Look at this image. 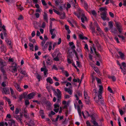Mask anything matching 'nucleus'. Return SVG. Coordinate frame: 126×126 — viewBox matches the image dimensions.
<instances>
[{
    "label": "nucleus",
    "instance_id": "f257e3e1",
    "mask_svg": "<svg viewBox=\"0 0 126 126\" xmlns=\"http://www.w3.org/2000/svg\"><path fill=\"white\" fill-rule=\"evenodd\" d=\"M99 88L98 92L96 89L93 90V93L95 94V95L94 99L95 102L98 104H100V103H101L102 109H106V106L102 96L103 87L102 85H99Z\"/></svg>",
    "mask_w": 126,
    "mask_h": 126
},
{
    "label": "nucleus",
    "instance_id": "f03ea898",
    "mask_svg": "<svg viewBox=\"0 0 126 126\" xmlns=\"http://www.w3.org/2000/svg\"><path fill=\"white\" fill-rule=\"evenodd\" d=\"M95 27L97 28L96 30L98 31V32L100 35H102L103 34V31L99 27L98 24L97 22H95L93 25L91 23L90 25V29L91 30L93 34L96 32H95Z\"/></svg>",
    "mask_w": 126,
    "mask_h": 126
},
{
    "label": "nucleus",
    "instance_id": "7ed1b4c3",
    "mask_svg": "<svg viewBox=\"0 0 126 126\" xmlns=\"http://www.w3.org/2000/svg\"><path fill=\"white\" fill-rule=\"evenodd\" d=\"M59 50V49H56L55 51L53 53L52 55V56L53 58V60L56 61H59V58L62 55Z\"/></svg>",
    "mask_w": 126,
    "mask_h": 126
},
{
    "label": "nucleus",
    "instance_id": "20e7f679",
    "mask_svg": "<svg viewBox=\"0 0 126 126\" xmlns=\"http://www.w3.org/2000/svg\"><path fill=\"white\" fill-rule=\"evenodd\" d=\"M56 90L57 92H56L55 91V92L56 94V96L57 97V102L59 103L61 101V93L59 89H57Z\"/></svg>",
    "mask_w": 126,
    "mask_h": 126
},
{
    "label": "nucleus",
    "instance_id": "39448f33",
    "mask_svg": "<svg viewBox=\"0 0 126 126\" xmlns=\"http://www.w3.org/2000/svg\"><path fill=\"white\" fill-rule=\"evenodd\" d=\"M91 122L94 125V126H103V124L102 122L100 123H99V125L94 118H92Z\"/></svg>",
    "mask_w": 126,
    "mask_h": 126
},
{
    "label": "nucleus",
    "instance_id": "423d86ee",
    "mask_svg": "<svg viewBox=\"0 0 126 126\" xmlns=\"http://www.w3.org/2000/svg\"><path fill=\"white\" fill-rule=\"evenodd\" d=\"M84 97L85 99V101L86 104H89L90 102L89 98L87 93L85 91H84Z\"/></svg>",
    "mask_w": 126,
    "mask_h": 126
},
{
    "label": "nucleus",
    "instance_id": "0eeeda50",
    "mask_svg": "<svg viewBox=\"0 0 126 126\" xmlns=\"http://www.w3.org/2000/svg\"><path fill=\"white\" fill-rule=\"evenodd\" d=\"M101 17L104 20H109V19L106 16V13L105 12H104L100 14Z\"/></svg>",
    "mask_w": 126,
    "mask_h": 126
},
{
    "label": "nucleus",
    "instance_id": "6e6552de",
    "mask_svg": "<svg viewBox=\"0 0 126 126\" xmlns=\"http://www.w3.org/2000/svg\"><path fill=\"white\" fill-rule=\"evenodd\" d=\"M115 24L118 31L121 33L123 30L121 24L119 22H117L115 23Z\"/></svg>",
    "mask_w": 126,
    "mask_h": 126
},
{
    "label": "nucleus",
    "instance_id": "1a4fd4ad",
    "mask_svg": "<svg viewBox=\"0 0 126 126\" xmlns=\"http://www.w3.org/2000/svg\"><path fill=\"white\" fill-rule=\"evenodd\" d=\"M25 94L24 93V94ZM35 94L34 93H32L29 94L28 95H24V98H26L29 99H31L33 98L35 95Z\"/></svg>",
    "mask_w": 126,
    "mask_h": 126
},
{
    "label": "nucleus",
    "instance_id": "9d476101",
    "mask_svg": "<svg viewBox=\"0 0 126 126\" xmlns=\"http://www.w3.org/2000/svg\"><path fill=\"white\" fill-rule=\"evenodd\" d=\"M45 42V40H44L41 43V46L42 47V48L44 50H45L47 47V45L49 43V42H46V44L44 45Z\"/></svg>",
    "mask_w": 126,
    "mask_h": 126
},
{
    "label": "nucleus",
    "instance_id": "9b49d317",
    "mask_svg": "<svg viewBox=\"0 0 126 126\" xmlns=\"http://www.w3.org/2000/svg\"><path fill=\"white\" fill-rule=\"evenodd\" d=\"M41 71H44V73L45 77H47L46 75L48 74V70L46 68V67L45 65L44 67H42L41 69Z\"/></svg>",
    "mask_w": 126,
    "mask_h": 126
},
{
    "label": "nucleus",
    "instance_id": "f8f14e48",
    "mask_svg": "<svg viewBox=\"0 0 126 126\" xmlns=\"http://www.w3.org/2000/svg\"><path fill=\"white\" fill-rule=\"evenodd\" d=\"M2 92L3 94H9V90L8 88H4L2 89Z\"/></svg>",
    "mask_w": 126,
    "mask_h": 126
},
{
    "label": "nucleus",
    "instance_id": "ddd939ff",
    "mask_svg": "<svg viewBox=\"0 0 126 126\" xmlns=\"http://www.w3.org/2000/svg\"><path fill=\"white\" fill-rule=\"evenodd\" d=\"M13 84L16 89L19 92H21V88L19 85L16 81H14L13 83Z\"/></svg>",
    "mask_w": 126,
    "mask_h": 126
},
{
    "label": "nucleus",
    "instance_id": "4468645a",
    "mask_svg": "<svg viewBox=\"0 0 126 126\" xmlns=\"http://www.w3.org/2000/svg\"><path fill=\"white\" fill-rule=\"evenodd\" d=\"M12 67L13 70L12 72L13 73H15L16 72L17 70L16 64L15 63H13Z\"/></svg>",
    "mask_w": 126,
    "mask_h": 126
},
{
    "label": "nucleus",
    "instance_id": "2eb2a0df",
    "mask_svg": "<svg viewBox=\"0 0 126 126\" xmlns=\"http://www.w3.org/2000/svg\"><path fill=\"white\" fill-rule=\"evenodd\" d=\"M64 90L66 92H67L70 95H72V94L73 90L70 88H68L65 87L64 89Z\"/></svg>",
    "mask_w": 126,
    "mask_h": 126
},
{
    "label": "nucleus",
    "instance_id": "dca6fc26",
    "mask_svg": "<svg viewBox=\"0 0 126 126\" xmlns=\"http://www.w3.org/2000/svg\"><path fill=\"white\" fill-rule=\"evenodd\" d=\"M21 109L20 108H16L15 110V113L16 114H18L19 112H20V115L22 117L23 115L22 113L21 112Z\"/></svg>",
    "mask_w": 126,
    "mask_h": 126
},
{
    "label": "nucleus",
    "instance_id": "f3484780",
    "mask_svg": "<svg viewBox=\"0 0 126 126\" xmlns=\"http://www.w3.org/2000/svg\"><path fill=\"white\" fill-rule=\"evenodd\" d=\"M113 97L111 96H110L108 97V101L109 103L112 104L113 103Z\"/></svg>",
    "mask_w": 126,
    "mask_h": 126
},
{
    "label": "nucleus",
    "instance_id": "a211bd4d",
    "mask_svg": "<svg viewBox=\"0 0 126 126\" xmlns=\"http://www.w3.org/2000/svg\"><path fill=\"white\" fill-rule=\"evenodd\" d=\"M46 106L47 109L48 110H49L51 109L50 107L51 104L50 102L48 101H47L46 103Z\"/></svg>",
    "mask_w": 126,
    "mask_h": 126
},
{
    "label": "nucleus",
    "instance_id": "6ab92c4d",
    "mask_svg": "<svg viewBox=\"0 0 126 126\" xmlns=\"http://www.w3.org/2000/svg\"><path fill=\"white\" fill-rule=\"evenodd\" d=\"M108 77L109 79H111L112 81L113 82L115 81L116 80V78L114 76H110L109 75H108Z\"/></svg>",
    "mask_w": 126,
    "mask_h": 126
},
{
    "label": "nucleus",
    "instance_id": "aec40b11",
    "mask_svg": "<svg viewBox=\"0 0 126 126\" xmlns=\"http://www.w3.org/2000/svg\"><path fill=\"white\" fill-rule=\"evenodd\" d=\"M3 98L6 101H7L8 103L9 104L10 106H12V104H11V102L9 99L7 98L6 96H4Z\"/></svg>",
    "mask_w": 126,
    "mask_h": 126
},
{
    "label": "nucleus",
    "instance_id": "412c9836",
    "mask_svg": "<svg viewBox=\"0 0 126 126\" xmlns=\"http://www.w3.org/2000/svg\"><path fill=\"white\" fill-rule=\"evenodd\" d=\"M118 53L121 59L123 60H125V55L124 54L120 51H118Z\"/></svg>",
    "mask_w": 126,
    "mask_h": 126
},
{
    "label": "nucleus",
    "instance_id": "4be33fe9",
    "mask_svg": "<svg viewBox=\"0 0 126 126\" xmlns=\"http://www.w3.org/2000/svg\"><path fill=\"white\" fill-rule=\"evenodd\" d=\"M24 117L28 119L30 118L29 114L27 113V111L25 109L24 110Z\"/></svg>",
    "mask_w": 126,
    "mask_h": 126
},
{
    "label": "nucleus",
    "instance_id": "5701e85b",
    "mask_svg": "<svg viewBox=\"0 0 126 126\" xmlns=\"http://www.w3.org/2000/svg\"><path fill=\"white\" fill-rule=\"evenodd\" d=\"M43 18L47 22H48V20L47 17V14L46 13L44 12V14L43 15Z\"/></svg>",
    "mask_w": 126,
    "mask_h": 126
},
{
    "label": "nucleus",
    "instance_id": "b1692460",
    "mask_svg": "<svg viewBox=\"0 0 126 126\" xmlns=\"http://www.w3.org/2000/svg\"><path fill=\"white\" fill-rule=\"evenodd\" d=\"M46 80L47 82H48L51 84L53 83L52 79L50 77H48L46 79Z\"/></svg>",
    "mask_w": 126,
    "mask_h": 126
},
{
    "label": "nucleus",
    "instance_id": "393cba45",
    "mask_svg": "<svg viewBox=\"0 0 126 126\" xmlns=\"http://www.w3.org/2000/svg\"><path fill=\"white\" fill-rule=\"evenodd\" d=\"M110 30H111L110 32L112 33H113L114 35H115V34L117 33V30L115 28H112Z\"/></svg>",
    "mask_w": 126,
    "mask_h": 126
},
{
    "label": "nucleus",
    "instance_id": "a878e982",
    "mask_svg": "<svg viewBox=\"0 0 126 126\" xmlns=\"http://www.w3.org/2000/svg\"><path fill=\"white\" fill-rule=\"evenodd\" d=\"M108 26L110 29L113 28V25L112 22L111 21L109 22H108Z\"/></svg>",
    "mask_w": 126,
    "mask_h": 126
},
{
    "label": "nucleus",
    "instance_id": "bb28decb",
    "mask_svg": "<svg viewBox=\"0 0 126 126\" xmlns=\"http://www.w3.org/2000/svg\"><path fill=\"white\" fill-rule=\"evenodd\" d=\"M40 115L42 118H44V111L43 110H40Z\"/></svg>",
    "mask_w": 126,
    "mask_h": 126
},
{
    "label": "nucleus",
    "instance_id": "cd10ccee",
    "mask_svg": "<svg viewBox=\"0 0 126 126\" xmlns=\"http://www.w3.org/2000/svg\"><path fill=\"white\" fill-rule=\"evenodd\" d=\"M78 111L79 115V116L80 117H81V111L80 110V108L79 106H78Z\"/></svg>",
    "mask_w": 126,
    "mask_h": 126
},
{
    "label": "nucleus",
    "instance_id": "c85d7f7f",
    "mask_svg": "<svg viewBox=\"0 0 126 126\" xmlns=\"http://www.w3.org/2000/svg\"><path fill=\"white\" fill-rule=\"evenodd\" d=\"M60 16V18L61 19H63L65 17V14L64 13H61L59 15Z\"/></svg>",
    "mask_w": 126,
    "mask_h": 126
},
{
    "label": "nucleus",
    "instance_id": "c756f323",
    "mask_svg": "<svg viewBox=\"0 0 126 126\" xmlns=\"http://www.w3.org/2000/svg\"><path fill=\"white\" fill-rule=\"evenodd\" d=\"M10 91H11V94L15 98H16V97H15L14 94V92L13 90L10 87Z\"/></svg>",
    "mask_w": 126,
    "mask_h": 126
},
{
    "label": "nucleus",
    "instance_id": "7c9ffc66",
    "mask_svg": "<svg viewBox=\"0 0 126 126\" xmlns=\"http://www.w3.org/2000/svg\"><path fill=\"white\" fill-rule=\"evenodd\" d=\"M29 126H34V122L32 120H30V122L29 124H28Z\"/></svg>",
    "mask_w": 126,
    "mask_h": 126
},
{
    "label": "nucleus",
    "instance_id": "2f4dec72",
    "mask_svg": "<svg viewBox=\"0 0 126 126\" xmlns=\"http://www.w3.org/2000/svg\"><path fill=\"white\" fill-rule=\"evenodd\" d=\"M9 123L12 126L13 125V126H14L15 125V122L14 120H11L10 121Z\"/></svg>",
    "mask_w": 126,
    "mask_h": 126
},
{
    "label": "nucleus",
    "instance_id": "473e14b6",
    "mask_svg": "<svg viewBox=\"0 0 126 126\" xmlns=\"http://www.w3.org/2000/svg\"><path fill=\"white\" fill-rule=\"evenodd\" d=\"M29 46L30 47V49L31 50H32V51L33 50L34 47L33 44L31 43H29Z\"/></svg>",
    "mask_w": 126,
    "mask_h": 126
},
{
    "label": "nucleus",
    "instance_id": "72a5a7b5",
    "mask_svg": "<svg viewBox=\"0 0 126 126\" xmlns=\"http://www.w3.org/2000/svg\"><path fill=\"white\" fill-rule=\"evenodd\" d=\"M68 51L69 54H71L73 51H74L73 50L71 49V47H69L68 48Z\"/></svg>",
    "mask_w": 126,
    "mask_h": 126
},
{
    "label": "nucleus",
    "instance_id": "f704fd0d",
    "mask_svg": "<svg viewBox=\"0 0 126 126\" xmlns=\"http://www.w3.org/2000/svg\"><path fill=\"white\" fill-rule=\"evenodd\" d=\"M99 10L101 11H105V10H107V9L106 8L104 7H100L99 8Z\"/></svg>",
    "mask_w": 126,
    "mask_h": 126
},
{
    "label": "nucleus",
    "instance_id": "c9c22d12",
    "mask_svg": "<svg viewBox=\"0 0 126 126\" xmlns=\"http://www.w3.org/2000/svg\"><path fill=\"white\" fill-rule=\"evenodd\" d=\"M84 48L86 50H87L88 51H89V49L88 45L87 44H85Z\"/></svg>",
    "mask_w": 126,
    "mask_h": 126
},
{
    "label": "nucleus",
    "instance_id": "e433bc0d",
    "mask_svg": "<svg viewBox=\"0 0 126 126\" xmlns=\"http://www.w3.org/2000/svg\"><path fill=\"white\" fill-rule=\"evenodd\" d=\"M52 48V43L51 42L49 43V45L48 46V50H50Z\"/></svg>",
    "mask_w": 126,
    "mask_h": 126
},
{
    "label": "nucleus",
    "instance_id": "4c0bfd02",
    "mask_svg": "<svg viewBox=\"0 0 126 126\" xmlns=\"http://www.w3.org/2000/svg\"><path fill=\"white\" fill-rule=\"evenodd\" d=\"M25 105L26 107L30 104V102L28 100H26L25 101Z\"/></svg>",
    "mask_w": 126,
    "mask_h": 126
},
{
    "label": "nucleus",
    "instance_id": "58836bf2",
    "mask_svg": "<svg viewBox=\"0 0 126 126\" xmlns=\"http://www.w3.org/2000/svg\"><path fill=\"white\" fill-rule=\"evenodd\" d=\"M24 98V94L23 93L19 97V100L21 101L22 99Z\"/></svg>",
    "mask_w": 126,
    "mask_h": 126
},
{
    "label": "nucleus",
    "instance_id": "ea45409f",
    "mask_svg": "<svg viewBox=\"0 0 126 126\" xmlns=\"http://www.w3.org/2000/svg\"><path fill=\"white\" fill-rule=\"evenodd\" d=\"M5 63L3 62L2 60L0 59V66L2 65H5Z\"/></svg>",
    "mask_w": 126,
    "mask_h": 126
},
{
    "label": "nucleus",
    "instance_id": "a19ab883",
    "mask_svg": "<svg viewBox=\"0 0 126 126\" xmlns=\"http://www.w3.org/2000/svg\"><path fill=\"white\" fill-rule=\"evenodd\" d=\"M25 77V80H27L28 79V76L27 75V74L26 73H25L24 72V78Z\"/></svg>",
    "mask_w": 126,
    "mask_h": 126
},
{
    "label": "nucleus",
    "instance_id": "79ce46f5",
    "mask_svg": "<svg viewBox=\"0 0 126 126\" xmlns=\"http://www.w3.org/2000/svg\"><path fill=\"white\" fill-rule=\"evenodd\" d=\"M55 114V112H54L53 111H51L50 113L49 114L48 116H51V115H54Z\"/></svg>",
    "mask_w": 126,
    "mask_h": 126
},
{
    "label": "nucleus",
    "instance_id": "37998d69",
    "mask_svg": "<svg viewBox=\"0 0 126 126\" xmlns=\"http://www.w3.org/2000/svg\"><path fill=\"white\" fill-rule=\"evenodd\" d=\"M78 11L79 12V13L80 14L81 13L83 12V11L80 8H78Z\"/></svg>",
    "mask_w": 126,
    "mask_h": 126
},
{
    "label": "nucleus",
    "instance_id": "c03bdc74",
    "mask_svg": "<svg viewBox=\"0 0 126 126\" xmlns=\"http://www.w3.org/2000/svg\"><path fill=\"white\" fill-rule=\"evenodd\" d=\"M52 69H55L56 70H58V68L55 65H53Z\"/></svg>",
    "mask_w": 126,
    "mask_h": 126
},
{
    "label": "nucleus",
    "instance_id": "a18cd8bd",
    "mask_svg": "<svg viewBox=\"0 0 126 126\" xmlns=\"http://www.w3.org/2000/svg\"><path fill=\"white\" fill-rule=\"evenodd\" d=\"M5 41L7 43L9 44V45H10L11 44V42L8 39H6L5 40Z\"/></svg>",
    "mask_w": 126,
    "mask_h": 126
},
{
    "label": "nucleus",
    "instance_id": "49530a36",
    "mask_svg": "<svg viewBox=\"0 0 126 126\" xmlns=\"http://www.w3.org/2000/svg\"><path fill=\"white\" fill-rule=\"evenodd\" d=\"M70 97V96L68 94H65L64 95V98L65 99L69 98Z\"/></svg>",
    "mask_w": 126,
    "mask_h": 126
},
{
    "label": "nucleus",
    "instance_id": "de8ad7c7",
    "mask_svg": "<svg viewBox=\"0 0 126 126\" xmlns=\"http://www.w3.org/2000/svg\"><path fill=\"white\" fill-rule=\"evenodd\" d=\"M2 33V35H3L4 36L6 37L7 36V34L6 32V30L3 31Z\"/></svg>",
    "mask_w": 126,
    "mask_h": 126
},
{
    "label": "nucleus",
    "instance_id": "09e8293b",
    "mask_svg": "<svg viewBox=\"0 0 126 126\" xmlns=\"http://www.w3.org/2000/svg\"><path fill=\"white\" fill-rule=\"evenodd\" d=\"M59 110V108H55L53 109V110L55 112L57 113Z\"/></svg>",
    "mask_w": 126,
    "mask_h": 126
},
{
    "label": "nucleus",
    "instance_id": "8fccbe9b",
    "mask_svg": "<svg viewBox=\"0 0 126 126\" xmlns=\"http://www.w3.org/2000/svg\"><path fill=\"white\" fill-rule=\"evenodd\" d=\"M76 63H77V64L78 66L80 67L81 66V65L80 64V63L78 62V61H76Z\"/></svg>",
    "mask_w": 126,
    "mask_h": 126
},
{
    "label": "nucleus",
    "instance_id": "3c124183",
    "mask_svg": "<svg viewBox=\"0 0 126 126\" xmlns=\"http://www.w3.org/2000/svg\"><path fill=\"white\" fill-rule=\"evenodd\" d=\"M60 106L59 104H55L54 105V108H59Z\"/></svg>",
    "mask_w": 126,
    "mask_h": 126
},
{
    "label": "nucleus",
    "instance_id": "603ef678",
    "mask_svg": "<svg viewBox=\"0 0 126 126\" xmlns=\"http://www.w3.org/2000/svg\"><path fill=\"white\" fill-rule=\"evenodd\" d=\"M50 30V32L51 34H53V32L55 30L54 29H51Z\"/></svg>",
    "mask_w": 126,
    "mask_h": 126
},
{
    "label": "nucleus",
    "instance_id": "864d4df0",
    "mask_svg": "<svg viewBox=\"0 0 126 126\" xmlns=\"http://www.w3.org/2000/svg\"><path fill=\"white\" fill-rule=\"evenodd\" d=\"M119 111L120 112V114L121 115H123V114L124 113V112L122 110L120 109H119Z\"/></svg>",
    "mask_w": 126,
    "mask_h": 126
},
{
    "label": "nucleus",
    "instance_id": "5fc2aeb1",
    "mask_svg": "<svg viewBox=\"0 0 126 126\" xmlns=\"http://www.w3.org/2000/svg\"><path fill=\"white\" fill-rule=\"evenodd\" d=\"M93 49L94 51V52L96 53V54L97 55V56L99 57L100 56V55L99 54H97L96 53V51L95 48V47H93Z\"/></svg>",
    "mask_w": 126,
    "mask_h": 126
},
{
    "label": "nucleus",
    "instance_id": "6e6d98bb",
    "mask_svg": "<svg viewBox=\"0 0 126 126\" xmlns=\"http://www.w3.org/2000/svg\"><path fill=\"white\" fill-rule=\"evenodd\" d=\"M95 79L96 80H97L98 83H101V81L100 79H99L98 78L96 77L95 78Z\"/></svg>",
    "mask_w": 126,
    "mask_h": 126
},
{
    "label": "nucleus",
    "instance_id": "4d7b16f0",
    "mask_svg": "<svg viewBox=\"0 0 126 126\" xmlns=\"http://www.w3.org/2000/svg\"><path fill=\"white\" fill-rule=\"evenodd\" d=\"M5 65H2L1 66H1V68H0V69L1 70V71L3 73H4V70L3 69V67Z\"/></svg>",
    "mask_w": 126,
    "mask_h": 126
},
{
    "label": "nucleus",
    "instance_id": "13d9d810",
    "mask_svg": "<svg viewBox=\"0 0 126 126\" xmlns=\"http://www.w3.org/2000/svg\"><path fill=\"white\" fill-rule=\"evenodd\" d=\"M92 13L93 15L95 16H96V13L94 10H93L92 11Z\"/></svg>",
    "mask_w": 126,
    "mask_h": 126
},
{
    "label": "nucleus",
    "instance_id": "bf43d9fd",
    "mask_svg": "<svg viewBox=\"0 0 126 126\" xmlns=\"http://www.w3.org/2000/svg\"><path fill=\"white\" fill-rule=\"evenodd\" d=\"M108 91L110 92V93H113V91L111 89V88L109 87L108 88Z\"/></svg>",
    "mask_w": 126,
    "mask_h": 126
},
{
    "label": "nucleus",
    "instance_id": "052dcab7",
    "mask_svg": "<svg viewBox=\"0 0 126 126\" xmlns=\"http://www.w3.org/2000/svg\"><path fill=\"white\" fill-rule=\"evenodd\" d=\"M41 0L43 4L44 5L46 6L47 5V4L46 3L45 1L44 0Z\"/></svg>",
    "mask_w": 126,
    "mask_h": 126
},
{
    "label": "nucleus",
    "instance_id": "680f3d73",
    "mask_svg": "<svg viewBox=\"0 0 126 126\" xmlns=\"http://www.w3.org/2000/svg\"><path fill=\"white\" fill-rule=\"evenodd\" d=\"M94 71L97 73H99V71L98 69L97 68H94Z\"/></svg>",
    "mask_w": 126,
    "mask_h": 126
},
{
    "label": "nucleus",
    "instance_id": "e2e57ef3",
    "mask_svg": "<svg viewBox=\"0 0 126 126\" xmlns=\"http://www.w3.org/2000/svg\"><path fill=\"white\" fill-rule=\"evenodd\" d=\"M53 11H54V12L56 13L58 15H60V13L58 11H57L54 9H53Z\"/></svg>",
    "mask_w": 126,
    "mask_h": 126
},
{
    "label": "nucleus",
    "instance_id": "0e129e2a",
    "mask_svg": "<svg viewBox=\"0 0 126 126\" xmlns=\"http://www.w3.org/2000/svg\"><path fill=\"white\" fill-rule=\"evenodd\" d=\"M19 71L21 74H24V71L23 69H22L21 68L19 69Z\"/></svg>",
    "mask_w": 126,
    "mask_h": 126
},
{
    "label": "nucleus",
    "instance_id": "69168bd1",
    "mask_svg": "<svg viewBox=\"0 0 126 126\" xmlns=\"http://www.w3.org/2000/svg\"><path fill=\"white\" fill-rule=\"evenodd\" d=\"M64 74L66 77H68L69 76V74L66 71H65Z\"/></svg>",
    "mask_w": 126,
    "mask_h": 126
},
{
    "label": "nucleus",
    "instance_id": "338daca9",
    "mask_svg": "<svg viewBox=\"0 0 126 126\" xmlns=\"http://www.w3.org/2000/svg\"><path fill=\"white\" fill-rule=\"evenodd\" d=\"M71 47V49H72L74 51L75 50V47L74 45H73L72 46H71L70 47Z\"/></svg>",
    "mask_w": 126,
    "mask_h": 126
},
{
    "label": "nucleus",
    "instance_id": "774afa93",
    "mask_svg": "<svg viewBox=\"0 0 126 126\" xmlns=\"http://www.w3.org/2000/svg\"><path fill=\"white\" fill-rule=\"evenodd\" d=\"M123 2V5L124 6H126V0H124Z\"/></svg>",
    "mask_w": 126,
    "mask_h": 126
}]
</instances>
